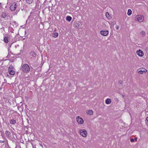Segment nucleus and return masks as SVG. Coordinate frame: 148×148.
Listing matches in <instances>:
<instances>
[{
	"instance_id": "obj_1",
	"label": "nucleus",
	"mask_w": 148,
	"mask_h": 148,
	"mask_svg": "<svg viewBox=\"0 0 148 148\" xmlns=\"http://www.w3.org/2000/svg\"><path fill=\"white\" fill-rule=\"evenodd\" d=\"M22 71L25 73H28L30 71V68L29 65L27 64H23L21 67Z\"/></svg>"
},
{
	"instance_id": "obj_2",
	"label": "nucleus",
	"mask_w": 148,
	"mask_h": 148,
	"mask_svg": "<svg viewBox=\"0 0 148 148\" xmlns=\"http://www.w3.org/2000/svg\"><path fill=\"white\" fill-rule=\"evenodd\" d=\"M79 134L83 137H86L87 134V132L85 129L80 130Z\"/></svg>"
},
{
	"instance_id": "obj_3",
	"label": "nucleus",
	"mask_w": 148,
	"mask_h": 148,
	"mask_svg": "<svg viewBox=\"0 0 148 148\" xmlns=\"http://www.w3.org/2000/svg\"><path fill=\"white\" fill-rule=\"evenodd\" d=\"M135 19L138 22H142L143 21V17L141 15H138L136 16Z\"/></svg>"
},
{
	"instance_id": "obj_4",
	"label": "nucleus",
	"mask_w": 148,
	"mask_h": 148,
	"mask_svg": "<svg viewBox=\"0 0 148 148\" xmlns=\"http://www.w3.org/2000/svg\"><path fill=\"white\" fill-rule=\"evenodd\" d=\"M16 2H14L11 5L10 7V9L11 11H13L16 9Z\"/></svg>"
},
{
	"instance_id": "obj_5",
	"label": "nucleus",
	"mask_w": 148,
	"mask_h": 148,
	"mask_svg": "<svg viewBox=\"0 0 148 148\" xmlns=\"http://www.w3.org/2000/svg\"><path fill=\"white\" fill-rule=\"evenodd\" d=\"M76 119L77 123L80 124H82L84 123V120L79 116H78L76 117Z\"/></svg>"
},
{
	"instance_id": "obj_6",
	"label": "nucleus",
	"mask_w": 148,
	"mask_h": 148,
	"mask_svg": "<svg viewBox=\"0 0 148 148\" xmlns=\"http://www.w3.org/2000/svg\"><path fill=\"white\" fill-rule=\"evenodd\" d=\"M136 53L140 57H143L144 55L143 52L140 49L137 50Z\"/></svg>"
},
{
	"instance_id": "obj_7",
	"label": "nucleus",
	"mask_w": 148,
	"mask_h": 148,
	"mask_svg": "<svg viewBox=\"0 0 148 148\" xmlns=\"http://www.w3.org/2000/svg\"><path fill=\"white\" fill-rule=\"evenodd\" d=\"M109 33V32L108 30L107 31H100V34H101L103 35V36H107Z\"/></svg>"
},
{
	"instance_id": "obj_8",
	"label": "nucleus",
	"mask_w": 148,
	"mask_h": 148,
	"mask_svg": "<svg viewBox=\"0 0 148 148\" xmlns=\"http://www.w3.org/2000/svg\"><path fill=\"white\" fill-rule=\"evenodd\" d=\"M79 21H75L73 24L74 27L78 28L79 25Z\"/></svg>"
},
{
	"instance_id": "obj_9",
	"label": "nucleus",
	"mask_w": 148,
	"mask_h": 148,
	"mask_svg": "<svg viewBox=\"0 0 148 148\" xmlns=\"http://www.w3.org/2000/svg\"><path fill=\"white\" fill-rule=\"evenodd\" d=\"M86 113L88 114L91 115L93 114V112L92 110H88L86 111Z\"/></svg>"
},
{
	"instance_id": "obj_10",
	"label": "nucleus",
	"mask_w": 148,
	"mask_h": 148,
	"mask_svg": "<svg viewBox=\"0 0 148 148\" xmlns=\"http://www.w3.org/2000/svg\"><path fill=\"white\" fill-rule=\"evenodd\" d=\"M105 102L107 104H110L111 102V100L110 99H107L106 100Z\"/></svg>"
},
{
	"instance_id": "obj_11",
	"label": "nucleus",
	"mask_w": 148,
	"mask_h": 148,
	"mask_svg": "<svg viewBox=\"0 0 148 148\" xmlns=\"http://www.w3.org/2000/svg\"><path fill=\"white\" fill-rule=\"evenodd\" d=\"M8 72L9 74L12 75H14L15 73V71L14 70H11V71H8Z\"/></svg>"
},
{
	"instance_id": "obj_12",
	"label": "nucleus",
	"mask_w": 148,
	"mask_h": 148,
	"mask_svg": "<svg viewBox=\"0 0 148 148\" xmlns=\"http://www.w3.org/2000/svg\"><path fill=\"white\" fill-rule=\"evenodd\" d=\"M145 69H143V70H141L140 71H138V73L140 74H142L144 73H145L146 71H145Z\"/></svg>"
},
{
	"instance_id": "obj_13",
	"label": "nucleus",
	"mask_w": 148,
	"mask_h": 148,
	"mask_svg": "<svg viewBox=\"0 0 148 148\" xmlns=\"http://www.w3.org/2000/svg\"><path fill=\"white\" fill-rule=\"evenodd\" d=\"M10 123L11 124H14L16 123V120L13 119L10 120Z\"/></svg>"
},
{
	"instance_id": "obj_14",
	"label": "nucleus",
	"mask_w": 148,
	"mask_h": 148,
	"mask_svg": "<svg viewBox=\"0 0 148 148\" xmlns=\"http://www.w3.org/2000/svg\"><path fill=\"white\" fill-rule=\"evenodd\" d=\"M7 16V14L5 12H3L1 15V17L3 18H5L6 16Z\"/></svg>"
},
{
	"instance_id": "obj_15",
	"label": "nucleus",
	"mask_w": 148,
	"mask_h": 148,
	"mask_svg": "<svg viewBox=\"0 0 148 148\" xmlns=\"http://www.w3.org/2000/svg\"><path fill=\"white\" fill-rule=\"evenodd\" d=\"M140 34L142 37H144L145 36V33L144 31H142L140 32Z\"/></svg>"
},
{
	"instance_id": "obj_16",
	"label": "nucleus",
	"mask_w": 148,
	"mask_h": 148,
	"mask_svg": "<svg viewBox=\"0 0 148 148\" xmlns=\"http://www.w3.org/2000/svg\"><path fill=\"white\" fill-rule=\"evenodd\" d=\"M66 19L69 21H70L72 19V18L69 16H67L66 18Z\"/></svg>"
},
{
	"instance_id": "obj_17",
	"label": "nucleus",
	"mask_w": 148,
	"mask_h": 148,
	"mask_svg": "<svg viewBox=\"0 0 148 148\" xmlns=\"http://www.w3.org/2000/svg\"><path fill=\"white\" fill-rule=\"evenodd\" d=\"M4 41L5 43H8V38L7 37H5L4 38Z\"/></svg>"
},
{
	"instance_id": "obj_18",
	"label": "nucleus",
	"mask_w": 148,
	"mask_h": 148,
	"mask_svg": "<svg viewBox=\"0 0 148 148\" xmlns=\"http://www.w3.org/2000/svg\"><path fill=\"white\" fill-rule=\"evenodd\" d=\"M14 68L13 67V66H10L8 68V71H11V70H14Z\"/></svg>"
},
{
	"instance_id": "obj_19",
	"label": "nucleus",
	"mask_w": 148,
	"mask_h": 148,
	"mask_svg": "<svg viewBox=\"0 0 148 148\" xmlns=\"http://www.w3.org/2000/svg\"><path fill=\"white\" fill-rule=\"evenodd\" d=\"M132 13V11L130 9H128L127 12V14L128 15H130Z\"/></svg>"
},
{
	"instance_id": "obj_20",
	"label": "nucleus",
	"mask_w": 148,
	"mask_h": 148,
	"mask_svg": "<svg viewBox=\"0 0 148 148\" xmlns=\"http://www.w3.org/2000/svg\"><path fill=\"white\" fill-rule=\"evenodd\" d=\"M58 36V33H55L53 35V36L54 37L56 38Z\"/></svg>"
},
{
	"instance_id": "obj_21",
	"label": "nucleus",
	"mask_w": 148,
	"mask_h": 148,
	"mask_svg": "<svg viewBox=\"0 0 148 148\" xmlns=\"http://www.w3.org/2000/svg\"><path fill=\"white\" fill-rule=\"evenodd\" d=\"M31 55L33 57H35L36 56V54L34 52H31Z\"/></svg>"
},
{
	"instance_id": "obj_22",
	"label": "nucleus",
	"mask_w": 148,
	"mask_h": 148,
	"mask_svg": "<svg viewBox=\"0 0 148 148\" xmlns=\"http://www.w3.org/2000/svg\"><path fill=\"white\" fill-rule=\"evenodd\" d=\"M26 2L29 4L31 3L32 2V0H25Z\"/></svg>"
},
{
	"instance_id": "obj_23",
	"label": "nucleus",
	"mask_w": 148,
	"mask_h": 148,
	"mask_svg": "<svg viewBox=\"0 0 148 148\" xmlns=\"http://www.w3.org/2000/svg\"><path fill=\"white\" fill-rule=\"evenodd\" d=\"M106 15L107 17H108L109 16V13L108 12H107L106 13Z\"/></svg>"
},
{
	"instance_id": "obj_24",
	"label": "nucleus",
	"mask_w": 148,
	"mask_h": 148,
	"mask_svg": "<svg viewBox=\"0 0 148 148\" xmlns=\"http://www.w3.org/2000/svg\"><path fill=\"white\" fill-rule=\"evenodd\" d=\"M5 134L6 135L8 134V136L10 134V133L8 131H6L5 132Z\"/></svg>"
},
{
	"instance_id": "obj_25",
	"label": "nucleus",
	"mask_w": 148,
	"mask_h": 148,
	"mask_svg": "<svg viewBox=\"0 0 148 148\" xmlns=\"http://www.w3.org/2000/svg\"><path fill=\"white\" fill-rule=\"evenodd\" d=\"M119 25H117L116 26V28L117 30L119 29Z\"/></svg>"
},
{
	"instance_id": "obj_26",
	"label": "nucleus",
	"mask_w": 148,
	"mask_h": 148,
	"mask_svg": "<svg viewBox=\"0 0 148 148\" xmlns=\"http://www.w3.org/2000/svg\"><path fill=\"white\" fill-rule=\"evenodd\" d=\"M130 141L131 142H134V139L133 138H131V139H130Z\"/></svg>"
},
{
	"instance_id": "obj_27",
	"label": "nucleus",
	"mask_w": 148,
	"mask_h": 148,
	"mask_svg": "<svg viewBox=\"0 0 148 148\" xmlns=\"http://www.w3.org/2000/svg\"><path fill=\"white\" fill-rule=\"evenodd\" d=\"M4 142V141H2V140H0V143H3Z\"/></svg>"
},
{
	"instance_id": "obj_28",
	"label": "nucleus",
	"mask_w": 148,
	"mask_h": 148,
	"mask_svg": "<svg viewBox=\"0 0 148 148\" xmlns=\"http://www.w3.org/2000/svg\"><path fill=\"white\" fill-rule=\"evenodd\" d=\"M111 25L112 26L114 25L113 23V22H111Z\"/></svg>"
},
{
	"instance_id": "obj_29",
	"label": "nucleus",
	"mask_w": 148,
	"mask_h": 148,
	"mask_svg": "<svg viewBox=\"0 0 148 148\" xmlns=\"http://www.w3.org/2000/svg\"><path fill=\"white\" fill-rule=\"evenodd\" d=\"M147 121L148 122V116L146 119Z\"/></svg>"
},
{
	"instance_id": "obj_30",
	"label": "nucleus",
	"mask_w": 148,
	"mask_h": 148,
	"mask_svg": "<svg viewBox=\"0 0 148 148\" xmlns=\"http://www.w3.org/2000/svg\"><path fill=\"white\" fill-rule=\"evenodd\" d=\"M7 76L8 77H9V75H8V74H7Z\"/></svg>"
},
{
	"instance_id": "obj_31",
	"label": "nucleus",
	"mask_w": 148,
	"mask_h": 148,
	"mask_svg": "<svg viewBox=\"0 0 148 148\" xmlns=\"http://www.w3.org/2000/svg\"><path fill=\"white\" fill-rule=\"evenodd\" d=\"M134 139H135V140H137V139L136 138H134Z\"/></svg>"
}]
</instances>
